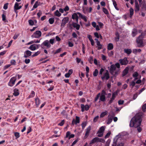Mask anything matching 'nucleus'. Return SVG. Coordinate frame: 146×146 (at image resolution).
Masks as SVG:
<instances>
[{
  "instance_id": "30",
  "label": "nucleus",
  "mask_w": 146,
  "mask_h": 146,
  "mask_svg": "<svg viewBox=\"0 0 146 146\" xmlns=\"http://www.w3.org/2000/svg\"><path fill=\"white\" fill-rule=\"evenodd\" d=\"M54 15L58 17H60L61 16V14L59 12L58 10H56L54 13Z\"/></svg>"
},
{
  "instance_id": "46",
  "label": "nucleus",
  "mask_w": 146,
  "mask_h": 146,
  "mask_svg": "<svg viewBox=\"0 0 146 146\" xmlns=\"http://www.w3.org/2000/svg\"><path fill=\"white\" fill-rule=\"evenodd\" d=\"M86 122H84L82 123L81 125L82 129H84V128L86 126Z\"/></svg>"
},
{
  "instance_id": "28",
  "label": "nucleus",
  "mask_w": 146,
  "mask_h": 146,
  "mask_svg": "<svg viewBox=\"0 0 146 146\" xmlns=\"http://www.w3.org/2000/svg\"><path fill=\"white\" fill-rule=\"evenodd\" d=\"M134 10L132 7H131L129 9L130 17H131L133 14Z\"/></svg>"
},
{
  "instance_id": "9",
  "label": "nucleus",
  "mask_w": 146,
  "mask_h": 146,
  "mask_svg": "<svg viewBox=\"0 0 146 146\" xmlns=\"http://www.w3.org/2000/svg\"><path fill=\"white\" fill-rule=\"evenodd\" d=\"M110 76L108 71L106 70L104 76L101 77V78L102 80H104L105 79L106 80H108Z\"/></svg>"
},
{
  "instance_id": "58",
  "label": "nucleus",
  "mask_w": 146,
  "mask_h": 146,
  "mask_svg": "<svg viewBox=\"0 0 146 146\" xmlns=\"http://www.w3.org/2000/svg\"><path fill=\"white\" fill-rule=\"evenodd\" d=\"M100 94L99 93L96 96V97L95 99V101L96 102L98 100V99L99 97H100Z\"/></svg>"
},
{
  "instance_id": "1",
  "label": "nucleus",
  "mask_w": 146,
  "mask_h": 146,
  "mask_svg": "<svg viewBox=\"0 0 146 146\" xmlns=\"http://www.w3.org/2000/svg\"><path fill=\"white\" fill-rule=\"evenodd\" d=\"M142 120L141 116L139 115H136L131 119L129 126L130 127L140 126Z\"/></svg>"
},
{
  "instance_id": "26",
  "label": "nucleus",
  "mask_w": 146,
  "mask_h": 146,
  "mask_svg": "<svg viewBox=\"0 0 146 146\" xmlns=\"http://www.w3.org/2000/svg\"><path fill=\"white\" fill-rule=\"evenodd\" d=\"M35 95V93L33 91H32L31 93L28 97L29 98H33Z\"/></svg>"
},
{
  "instance_id": "17",
  "label": "nucleus",
  "mask_w": 146,
  "mask_h": 146,
  "mask_svg": "<svg viewBox=\"0 0 146 146\" xmlns=\"http://www.w3.org/2000/svg\"><path fill=\"white\" fill-rule=\"evenodd\" d=\"M78 14L79 15V17L83 19L85 22L87 21V19L86 16L82 15L80 13L78 12Z\"/></svg>"
},
{
  "instance_id": "14",
  "label": "nucleus",
  "mask_w": 146,
  "mask_h": 146,
  "mask_svg": "<svg viewBox=\"0 0 146 146\" xmlns=\"http://www.w3.org/2000/svg\"><path fill=\"white\" fill-rule=\"evenodd\" d=\"M76 120L74 119H73L72 122V124L73 125H74V124H76L77 123H80V118L79 117L76 116Z\"/></svg>"
},
{
  "instance_id": "4",
  "label": "nucleus",
  "mask_w": 146,
  "mask_h": 146,
  "mask_svg": "<svg viewBox=\"0 0 146 146\" xmlns=\"http://www.w3.org/2000/svg\"><path fill=\"white\" fill-rule=\"evenodd\" d=\"M44 46H46L47 48H49L51 47V44L49 43L48 40H44L40 45V47L42 48H44Z\"/></svg>"
},
{
  "instance_id": "21",
  "label": "nucleus",
  "mask_w": 146,
  "mask_h": 146,
  "mask_svg": "<svg viewBox=\"0 0 146 146\" xmlns=\"http://www.w3.org/2000/svg\"><path fill=\"white\" fill-rule=\"evenodd\" d=\"M98 137H96L93 138L90 141V144H92L96 142H98Z\"/></svg>"
},
{
  "instance_id": "37",
  "label": "nucleus",
  "mask_w": 146,
  "mask_h": 146,
  "mask_svg": "<svg viewBox=\"0 0 146 146\" xmlns=\"http://www.w3.org/2000/svg\"><path fill=\"white\" fill-rule=\"evenodd\" d=\"M98 73V71L97 69H96L94 71V72L93 75L94 76H96Z\"/></svg>"
},
{
  "instance_id": "19",
  "label": "nucleus",
  "mask_w": 146,
  "mask_h": 146,
  "mask_svg": "<svg viewBox=\"0 0 146 146\" xmlns=\"http://www.w3.org/2000/svg\"><path fill=\"white\" fill-rule=\"evenodd\" d=\"M113 48V44L110 43L107 46V49L108 50H111Z\"/></svg>"
},
{
  "instance_id": "23",
  "label": "nucleus",
  "mask_w": 146,
  "mask_h": 146,
  "mask_svg": "<svg viewBox=\"0 0 146 146\" xmlns=\"http://www.w3.org/2000/svg\"><path fill=\"white\" fill-rule=\"evenodd\" d=\"M137 31L136 29H134L132 32V36L133 37L135 36L137 34Z\"/></svg>"
},
{
  "instance_id": "60",
  "label": "nucleus",
  "mask_w": 146,
  "mask_h": 146,
  "mask_svg": "<svg viewBox=\"0 0 146 146\" xmlns=\"http://www.w3.org/2000/svg\"><path fill=\"white\" fill-rule=\"evenodd\" d=\"M124 103L123 100H119L118 101V104L119 105H121L123 104Z\"/></svg>"
},
{
  "instance_id": "40",
  "label": "nucleus",
  "mask_w": 146,
  "mask_h": 146,
  "mask_svg": "<svg viewBox=\"0 0 146 146\" xmlns=\"http://www.w3.org/2000/svg\"><path fill=\"white\" fill-rule=\"evenodd\" d=\"M40 53V51H38L37 52H35L33 54L32 56V57H34L37 56Z\"/></svg>"
},
{
  "instance_id": "59",
  "label": "nucleus",
  "mask_w": 146,
  "mask_h": 146,
  "mask_svg": "<svg viewBox=\"0 0 146 146\" xmlns=\"http://www.w3.org/2000/svg\"><path fill=\"white\" fill-rule=\"evenodd\" d=\"M94 35L95 37L97 38H99V35L98 33L97 32H95L94 33Z\"/></svg>"
},
{
  "instance_id": "27",
  "label": "nucleus",
  "mask_w": 146,
  "mask_h": 146,
  "mask_svg": "<svg viewBox=\"0 0 146 146\" xmlns=\"http://www.w3.org/2000/svg\"><path fill=\"white\" fill-rule=\"evenodd\" d=\"M115 35L116 37L115 38V39L116 41L117 42L119 40V35L118 32L115 33Z\"/></svg>"
},
{
  "instance_id": "6",
  "label": "nucleus",
  "mask_w": 146,
  "mask_h": 146,
  "mask_svg": "<svg viewBox=\"0 0 146 146\" xmlns=\"http://www.w3.org/2000/svg\"><path fill=\"white\" fill-rule=\"evenodd\" d=\"M42 33L40 31H37L32 35L31 37L35 38H39L41 36Z\"/></svg>"
},
{
  "instance_id": "53",
  "label": "nucleus",
  "mask_w": 146,
  "mask_h": 146,
  "mask_svg": "<svg viewBox=\"0 0 146 146\" xmlns=\"http://www.w3.org/2000/svg\"><path fill=\"white\" fill-rule=\"evenodd\" d=\"M99 116L98 115L96 116L93 119V121L94 122H96L98 120V119L99 118Z\"/></svg>"
},
{
  "instance_id": "48",
  "label": "nucleus",
  "mask_w": 146,
  "mask_h": 146,
  "mask_svg": "<svg viewBox=\"0 0 146 146\" xmlns=\"http://www.w3.org/2000/svg\"><path fill=\"white\" fill-rule=\"evenodd\" d=\"M29 23L30 25H33L34 24V21L31 19L29 20Z\"/></svg>"
},
{
  "instance_id": "52",
  "label": "nucleus",
  "mask_w": 146,
  "mask_h": 146,
  "mask_svg": "<svg viewBox=\"0 0 146 146\" xmlns=\"http://www.w3.org/2000/svg\"><path fill=\"white\" fill-rule=\"evenodd\" d=\"M139 75L138 73L137 72H135L133 74V76L134 77H137Z\"/></svg>"
},
{
  "instance_id": "3",
  "label": "nucleus",
  "mask_w": 146,
  "mask_h": 146,
  "mask_svg": "<svg viewBox=\"0 0 146 146\" xmlns=\"http://www.w3.org/2000/svg\"><path fill=\"white\" fill-rule=\"evenodd\" d=\"M136 42L137 44V46L138 47H142L144 46L143 42V39L142 38L138 37L136 39Z\"/></svg>"
},
{
  "instance_id": "18",
  "label": "nucleus",
  "mask_w": 146,
  "mask_h": 146,
  "mask_svg": "<svg viewBox=\"0 0 146 146\" xmlns=\"http://www.w3.org/2000/svg\"><path fill=\"white\" fill-rule=\"evenodd\" d=\"M14 93L13 95L15 96H18L19 94V92L18 89L17 88H15L13 90Z\"/></svg>"
},
{
  "instance_id": "42",
  "label": "nucleus",
  "mask_w": 146,
  "mask_h": 146,
  "mask_svg": "<svg viewBox=\"0 0 146 146\" xmlns=\"http://www.w3.org/2000/svg\"><path fill=\"white\" fill-rule=\"evenodd\" d=\"M14 135L16 137V139L20 137L19 133L17 132H15L14 133Z\"/></svg>"
},
{
  "instance_id": "41",
  "label": "nucleus",
  "mask_w": 146,
  "mask_h": 146,
  "mask_svg": "<svg viewBox=\"0 0 146 146\" xmlns=\"http://www.w3.org/2000/svg\"><path fill=\"white\" fill-rule=\"evenodd\" d=\"M103 11L106 14H108L109 13L108 10L106 8H103Z\"/></svg>"
},
{
  "instance_id": "49",
  "label": "nucleus",
  "mask_w": 146,
  "mask_h": 146,
  "mask_svg": "<svg viewBox=\"0 0 146 146\" xmlns=\"http://www.w3.org/2000/svg\"><path fill=\"white\" fill-rule=\"evenodd\" d=\"M135 83L133 81H132L130 83V86H132V88H133V87L135 86Z\"/></svg>"
},
{
  "instance_id": "2",
  "label": "nucleus",
  "mask_w": 146,
  "mask_h": 146,
  "mask_svg": "<svg viewBox=\"0 0 146 146\" xmlns=\"http://www.w3.org/2000/svg\"><path fill=\"white\" fill-rule=\"evenodd\" d=\"M120 64L117 63L115 64H112L110 67L109 71L113 77H116L120 72Z\"/></svg>"
},
{
  "instance_id": "31",
  "label": "nucleus",
  "mask_w": 146,
  "mask_h": 146,
  "mask_svg": "<svg viewBox=\"0 0 146 146\" xmlns=\"http://www.w3.org/2000/svg\"><path fill=\"white\" fill-rule=\"evenodd\" d=\"M107 113L108 112L107 111L102 112L100 115V117L102 118L104 117L105 116L107 115Z\"/></svg>"
},
{
  "instance_id": "5",
  "label": "nucleus",
  "mask_w": 146,
  "mask_h": 146,
  "mask_svg": "<svg viewBox=\"0 0 146 146\" xmlns=\"http://www.w3.org/2000/svg\"><path fill=\"white\" fill-rule=\"evenodd\" d=\"M105 130V127L104 126H102L99 129L98 131L97 134H98L97 136L99 137H102L103 135L104 131Z\"/></svg>"
},
{
  "instance_id": "36",
  "label": "nucleus",
  "mask_w": 146,
  "mask_h": 146,
  "mask_svg": "<svg viewBox=\"0 0 146 146\" xmlns=\"http://www.w3.org/2000/svg\"><path fill=\"white\" fill-rule=\"evenodd\" d=\"M39 5V2H38V1H36L34 5L33 6V8H36Z\"/></svg>"
},
{
  "instance_id": "7",
  "label": "nucleus",
  "mask_w": 146,
  "mask_h": 146,
  "mask_svg": "<svg viewBox=\"0 0 146 146\" xmlns=\"http://www.w3.org/2000/svg\"><path fill=\"white\" fill-rule=\"evenodd\" d=\"M17 80L16 77H13L10 79L8 83V85L11 86H13L14 84Z\"/></svg>"
},
{
  "instance_id": "12",
  "label": "nucleus",
  "mask_w": 146,
  "mask_h": 146,
  "mask_svg": "<svg viewBox=\"0 0 146 146\" xmlns=\"http://www.w3.org/2000/svg\"><path fill=\"white\" fill-rule=\"evenodd\" d=\"M78 13H74L72 15V18L73 20H75V21L77 23H78Z\"/></svg>"
},
{
  "instance_id": "54",
  "label": "nucleus",
  "mask_w": 146,
  "mask_h": 146,
  "mask_svg": "<svg viewBox=\"0 0 146 146\" xmlns=\"http://www.w3.org/2000/svg\"><path fill=\"white\" fill-rule=\"evenodd\" d=\"M61 50L62 49L61 48H60L56 50V52L54 53V54H56L58 53H59L61 51Z\"/></svg>"
},
{
  "instance_id": "45",
  "label": "nucleus",
  "mask_w": 146,
  "mask_h": 146,
  "mask_svg": "<svg viewBox=\"0 0 146 146\" xmlns=\"http://www.w3.org/2000/svg\"><path fill=\"white\" fill-rule=\"evenodd\" d=\"M139 10V5H135V12H137Z\"/></svg>"
},
{
  "instance_id": "63",
  "label": "nucleus",
  "mask_w": 146,
  "mask_h": 146,
  "mask_svg": "<svg viewBox=\"0 0 146 146\" xmlns=\"http://www.w3.org/2000/svg\"><path fill=\"white\" fill-rule=\"evenodd\" d=\"M72 36L74 38H77L78 36L76 33L75 32H73L72 34Z\"/></svg>"
},
{
  "instance_id": "56",
  "label": "nucleus",
  "mask_w": 146,
  "mask_h": 146,
  "mask_svg": "<svg viewBox=\"0 0 146 146\" xmlns=\"http://www.w3.org/2000/svg\"><path fill=\"white\" fill-rule=\"evenodd\" d=\"M82 52L83 54H84L85 53V45L84 44H82Z\"/></svg>"
},
{
  "instance_id": "29",
  "label": "nucleus",
  "mask_w": 146,
  "mask_h": 146,
  "mask_svg": "<svg viewBox=\"0 0 146 146\" xmlns=\"http://www.w3.org/2000/svg\"><path fill=\"white\" fill-rule=\"evenodd\" d=\"M100 100L102 102H104L105 101V96L104 94H102L100 97Z\"/></svg>"
},
{
  "instance_id": "10",
  "label": "nucleus",
  "mask_w": 146,
  "mask_h": 146,
  "mask_svg": "<svg viewBox=\"0 0 146 146\" xmlns=\"http://www.w3.org/2000/svg\"><path fill=\"white\" fill-rule=\"evenodd\" d=\"M117 93L116 91L114 92L112 94V97L108 102L109 104H111L112 103L113 101L114 100L116 97V96L117 95Z\"/></svg>"
},
{
  "instance_id": "11",
  "label": "nucleus",
  "mask_w": 146,
  "mask_h": 146,
  "mask_svg": "<svg viewBox=\"0 0 146 146\" xmlns=\"http://www.w3.org/2000/svg\"><path fill=\"white\" fill-rule=\"evenodd\" d=\"M91 129V127L90 126H89L88 127L87 129H86V133L85 134V135L84 137V139H86L88 136Z\"/></svg>"
},
{
  "instance_id": "62",
  "label": "nucleus",
  "mask_w": 146,
  "mask_h": 146,
  "mask_svg": "<svg viewBox=\"0 0 146 146\" xmlns=\"http://www.w3.org/2000/svg\"><path fill=\"white\" fill-rule=\"evenodd\" d=\"M11 64L15 65L16 64V61L14 60H12L11 61Z\"/></svg>"
},
{
  "instance_id": "61",
  "label": "nucleus",
  "mask_w": 146,
  "mask_h": 146,
  "mask_svg": "<svg viewBox=\"0 0 146 146\" xmlns=\"http://www.w3.org/2000/svg\"><path fill=\"white\" fill-rule=\"evenodd\" d=\"M69 9V8L68 6H66L64 8V10L65 11H68Z\"/></svg>"
},
{
  "instance_id": "15",
  "label": "nucleus",
  "mask_w": 146,
  "mask_h": 146,
  "mask_svg": "<svg viewBox=\"0 0 146 146\" xmlns=\"http://www.w3.org/2000/svg\"><path fill=\"white\" fill-rule=\"evenodd\" d=\"M129 69L128 67H126L123 71L122 73V76L124 77L128 73Z\"/></svg>"
},
{
  "instance_id": "20",
  "label": "nucleus",
  "mask_w": 146,
  "mask_h": 146,
  "mask_svg": "<svg viewBox=\"0 0 146 146\" xmlns=\"http://www.w3.org/2000/svg\"><path fill=\"white\" fill-rule=\"evenodd\" d=\"M35 100L36 106L38 107L40 103V100L39 98L37 97L35 98Z\"/></svg>"
},
{
  "instance_id": "8",
  "label": "nucleus",
  "mask_w": 146,
  "mask_h": 146,
  "mask_svg": "<svg viewBox=\"0 0 146 146\" xmlns=\"http://www.w3.org/2000/svg\"><path fill=\"white\" fill-rule=\"evenodd\" d=\"M119 61L121 65H125L127 64L128 62L126 58H125L123 59H120L119 60Z\"/></svg>"
},
{
  "instance_id": "51",
  "label": "nucleus",
  "mask_w": 146,
  "mask_h": 146,
  "mask_svg": "<svg viewBox=\"0 0 146 146\" xmlns=\"http://www.w3.org/2000/svg\"><path fill=\"white\" fill-rule=\"evenodd\" d=\"M138 92H136L135 94H134L133 96V100H135L137 97L138 95Z\"/></svg>"
},
{
  "instance_id": "35",
  "label": "nucleus",
  "mask_w": 146,
  "mask_h": 146,
  "mask_svg": "<svg viewBox=\"0 0 146 146\" xmlns=\"http://www.w3.org/2000/svg\"><path fill=\"white\" fill-rule=\"evenodd\" d=\"M48 21L50 24H53L54 23V18H50L49 19Z\"/></svg>"
},
{
  "instance_id": "33",
  "label": "nucleus",
  "mask_w": 146,
  "mask_h": 146,
  "mask_svg": "<svg viewBox=\"0 0 146 146\" xmlns=\"http://www.w3.org/2000/svg\"><path fill=\"white\" fill-rule=\"evenodd\" d=\"M25 53L29 57L31 55L32 52L29 50H27L25 51Z\"/></svg>"
},
{
  "instance_id": "47",
  "label": "nucleus",
  "mask_w": 146,
  "mask_h": 146,
  "mask_svg": "<svg viewBox=\"0 0 146 146\" xmlns=\"http://www.w3.org/2000/svg\"><path fill=\"white\" fill-rule=\"evenodd\" d=\"M96 47L97 48V49L98 50H100L102 49V45L100 44L98 45Z\"/></svg>"
},
{
  "instance_id": "44",
  "label": "nucleus",
  "mask_w": 146,
  "mask_h": 146,
  "mask_svg": "<svg viewBox=\"0 0 146 146\" xmlns=\"http://www.w3.org/2000/svg\"><path fill=\"white\" fill-rule=\"evenodd\" d=\"M98 142H102V143H104L105 142V140L103 139L100 138L98 137Z\"/></svg>"
},
{
  "instance_id": "32",
  "label": "nucleus",
  "mask_w": 146,
  "mask_h": 146,
  "mask_svg": "<svg viewBox=\"0 0 146 146\" xmlns=\"http://www.w3.org/2000/svg\"><path fill=\"white\" fill-rule=\"evenodd\" d=\"M19 4L17 2H16L15 3L14 7V10H18L17 8H18V7H19Z\"/></svg>"
},
{
  "instance_id": "13",
  "label": "nucleus",
  "mask_w": 146,
  "mask_h": 146,
  "mask_svg": "<svg viewBox=\"0 0 146 146\" xmlns=\"http://www.w3.org/2000/svg\"><path fill=\"white\" fill-rule=\"evenodd\" d=\"M114 115L113 113H112V115H109L108 116V121L107 122V124H109L112 121Z\"/></svg>"
},
{
  "instance_id": "38",
  "label": "nucleus",
  "mask_w": 146,
  "mask_h": 146,
  "mask_svg": "<svg viewBox=\"0 0 146 146\" xmlns=\"http://www.w3.org/2000/svg\"><path fill=\"white\" fill-rule=\"evenodd\" d=\"M93 58L92 56H90L89 58L88 59V61L90 64H92L93 62Z\"/></svg>"
},
{
  "instance_id": "22",
  "label": "nucleus",
  "mask_w": 146,
  "mask_h": 146,
  "mask_svg": "<svg viewBox=\"0 0 146 146\" xmlns=\"http://www.w3.org/2000/svg\"><path fill=\"white\" fill-rule=\"evenodd\" d=\"M35 45L36 44H34L31 45L30 46L29 48L31 50H35L36 49V47L35 46Z\"/></svg>"
},
{
  "instance_id": "50",
  "label": "nucleus",
  "mask_w": 146,
  "mask_h": 146,
  "mask_svg": "<svg viewBox=\"0 0 146 146\" xmlns=\"http://www.w3.org/2000/svg\"><path fill=\"white\" fill-rule=\"evenodd\" d=\"M8 4L9 3H8L5 4L4 5L3 8L5 10L7 9L8 8Z\"/></svg>"
},
{
  "instance_id": "34",
  "label": "nucleus",
  "mask_w": 146,
  "mask_h": 146,
  "mask_svg": "<svg viewBox=\"0 0 146 146\" xmlns=\"http://www.w3.org/2000/svg\"><path fill=\"white\" fill-rule=\"evenodd\" d=\"M68 21L69 18L68 17H67L64 18V19L62 20V21L64 23L66 24L68 22Z\"/></svg>"
},
{
  "instance_id": "57",
  "label": "nucleus",
  "mask_w": 146,
  "mask_h": 146,
  "mask_svg": "<svg viewBox=\"0 0 146 146\" xmlns=\"http://www.w3.org/2000/svg\"><path fill=\"white\" fill-rule=\"evenodd\" d=\"M64 120H62V121L58 124V125L60 126H62L64 124Z\"/></svg>"
},
{
  "instance_id": "24",
  "label": "nucleus",
  "mask_w": 146,
  "mask_h": 146,
  "mask_svg": "<svg viewBox=\"0 0 146 146\" xmlns=\"http://www.w3.org/2000/svg\"><path fill=\"white\" fill-rule=\"evenodd\" d=\"M124 52L125 53H126L127 54H129L131 53L132 51L131 49H125L124 50Z\"/></svg>"
},
{
  "instance_id": "43",
  "label": "nucleus",
  "mask_w": 146,
  "mask_h": 146,
  "mask_svg": "<svg viewBox=\"0 0 146 146\" xmlns=\"http://www.w3.org/2000/svg\"><path fill=\"white\" fill-rule=\"evenodd\" d=\"M111 134V132L110 131H109L105 135L104 138L105 139L108 138Z\"/></svg>"
},
{
  "instance_id": "25",
  "label": "nucleus",
  "mask_w": 146,
  "mask_h": 146,
  "mask_svg": "<svg viewBox=\"0 0 146 146\" xmlns=\"http://www.w3.org/2000/svg\"><path fill=\"white\" fill-rule=\"evenodd\" d=\"M112 1L113 2V5L115 9L117 10H119V9L117 6V4L115 1V0H112Z\"/></svg>"
},
{
  "instance_id": "39",
  "label": "nucleus",
  "mask_w": 146,
  "mask_h": 146,
  "mask_svg": "<svg viewBox=\"0 0 146 146\" xmlns=\"http://www.w3.org/2000/svg\"><path fill=\"white\" fill-rule=\"evenodd\" d=\"M141 9L143 11H145L146 10V6L145 2L143 4Z\"/></svg>"
},
{
  "instance_id": "55",
  "label": "nucleus",
  "mask_w": 146,
  "mask_h": 146,
  "mask_svg": "<svg viewBox=\"0 0 146 146\" xmlns=\"http://www.w3.org/2000/svg\"><path fill=\"white\" fill-rule=\"evenodd\" d=\"M30 60L29 59H26L25 60V62L26 64H28L30 62Z\"/></svg>"
},
{
  "instance_id": "64",
  "label": "nucleus",
  "mask_w": 146,
  "mask_h": 146,
  "mask_svg": "<svg viewBox=\"0 0 146 146\" xmlns=\"http://www.w3.org/2000/svg\"><path fill=\"white\" fill-rule=\"evenodd\" d=\"M87 37L90 41L93 40L92 36L90 35H88Z\"/></svg>"
},
{
  "instance_id": "16",
  "label": "nucleus",
  "mask_w": 146,
  "mask_h": 146,
  "mask_svg": "<svg viewBox=\"0 0 146 146\" xmlns=\"http://www.w3.org/2000/svg\"><path fill=\"white\" fill-rule=\"evenodd\" d=\"M78 23L76 22V23H72V26L73 27L76 28L77 30H79L80 29V26L78 24Z\"/></svg>"
}]
</instances>
